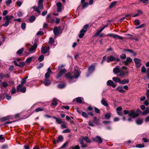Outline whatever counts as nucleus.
<instances>
[{
    "mask_svg": "<svg viewBox=\"0 0 149 149\" xmlns=\"http://www.w3.org/2000/svg\"><path fill=\"white\" fill-rule=\"evenodd\" d=\"M38 45L35 43L34 45L32 46L29 49H28V52L25 53L26 56H28L29 54L34 53L36 51V49Z\"/></svg>",
    "mask_w": 149,
    "mask_h": 149,
    "instance_id": "2",
    "label": "nucleus"
},
{
    "mask_svg": "<svg viewBox=\"0 0 149 149\" xmlns=\"http://www.w3.org/2000/svg\"><path fill=\"white\" fill-rule=\"evenodd\" d=\"M68 141L66 142L61 147V149H62L68 145Z\"/></svg>",
    "mask_w": 149,
    "mask_h": 149,
    "instance_id": "51",
    "label": "nucleus"
},
{
    "mask_svg": "<svg viewBox=\"0 0 149 149\" xmlns=\"http://www.w3.org/2000/svg\"><path fill=\"white\" fill-rule=\"evenodd\" d=\"M50 47L49 46H48L46 48L44 46H42L41 48V52L42 54H46L48 52Z\"/></svg>",
    "mask_w": 149,
    "mask_h": 149,
    "instance_id": "9",
    "label": "nucleus"
},
{
    "mask_svg": "<svg viewBox=\"0 0 149 149\" xmlns=\"http://www.w3.org/2000/svg\"><path fill=\"white\" fill-rule=\"evenodd\" d=\"M107 36L112 37L113 38L116 39H119L121 40H123V37L117 35L113 33L108 34L107 35Z\"/></svg>",
    "mask_w": 149,
    "mask_h": 149,
    "instance_id": "8",
    "label": "nucleus"
},
{
    "mask_svg": "<svg viewBox=\"0 0 149 149\" xmlns=\"http://www.w3.org/2000/svg\"><path fill=\"white\" fill-rule=\"evenodd\" d=\"M133 141L129 140L125 142V143L126 144H129L130 143H133Z\"/></svg>",
    "mask_w": 149,
    "mask_h": 149,
    "instance_id": "62",
    "label": "nucleus"
},
{
    "mask_svg": "<svg viewBox=\"0 0 149 149\" xmlns=\"http://www.w3.org/2000/svg\"><path fill=\"white\" fill-rule=\"evenodd\" d=\"M142 121L140 119H138L136 121V123L137 125H140L142 123Z\"/></svg>",
    "mask_w": 149,
    "mask_h": 149,
    "instance_id": "47",
    "label": "nucleus"
},
{
    "mask_svg": "<svg viewBox=\"0 0 149 149\" xmlns=\"http://www.w3.org/2000/svg\"><path fill=\"white\" fill-rule=\"evenodd\" d=\"M124 52H128L130 53H131L133 54L134 53V52L132 49H125L124 50Z\"/></svg>",
    "mask_w": 149,
    "mask_h": 149,
    "instance_id": "56",
    "label": "nucleus"
},
{
    "mask_svg": "<svg viewBox=\"0 0 149 149\" xmlns=\"http://www.w3.org/2000/svg\"><path fill=\"white\" fill-rule=\"evenodd\" d=\"M67 71V70L65 68H64L60 70L59 73H58L56 78L58 79L59 78L61 77L62 75L65 74Z\"/></svg>",
    "mask_w": 149,
    "mask_h": 149,
    "instance_id": "12",
    "label": "nucleus"
},
{
    "mask_svg": "<svg viewBox=\"0 0 149 149\" xmlns=\"http://www.w3.org/2000/svg\"><path fill=\"white\" fill-rule=\"evenodd\" d=\"M141 72L142 73H145L146 72V68L144 66H143L142 67L141 69Z\"/></svg>",
    "mask_w": 149,
    "mask_h": 149,
    "instance_id": "59",
    "label": "nucleus"
},
{
    "mask_svg": "<svg viewBox=\"0 0 149 149\" xmlns=\"http://www.w3.org/2000/svg\"><path fill=\"white\" fill-rule=\"evenodd\" d=\"M80 72L76 69H74V78H77L80 75Z\"/></svg>",
    "mask_w": 149,
    "mask_h": 149,
    "instance_id": "22",
    "label": "nucleus"
},
{
    "mask_svg": "<svg viewBox=\"0 0 149 149\" xmlns=\"http://www.w3.org/2000/svg\"><path fill=\"white\" fill-rule=\"evenodd\" d=\"M76 100L77 103H81L84 99L83 98L81 97H78L76 98Z\"/></svg>",
    "mask_w": 149,
    "mask_h": 149,
    "instance_id": "28",
    "label": "nucleus"
},
{
    "mask_svg": "<svg viewBox=\"0 0 149 149\" xmlns=\"http://www.w3.org/2000/svg\"><path fill=\"white\" fill-rule=\"evenodd\" d=\"M66 86V84L65 83H63L62 84H59L58 85V87L59 88H63L65 87Z\"/></svg>",
    "mask_w": 149,
    "mask_h": 149,
    "instance_id": "31",
    "label": "nucleus"
},
{
    "mask_svg": "<svg viewBox=\"0 0 149 149\" xmlns=\"http://www.w3.org/2000/svg\"><path fill=\"white\" fill-rule=\"evenodd\" d=\"M43 65V64L42 63H40L39 64V65L37 67V68L38 69L42 68Z\"/></svg>",
    "mask_w": 149,
    "mask_h": 149,
    "instance_id": "60",
    "label": "nucleus"
},
{
    "mask_svg": "<svg viewBox=\"0 0 149 149\" xmlns=\"http://www.w3.org/2000/svg\"><path fill=\"white\" fill-rule=\"evenodd\" d=\"M26 82V80L24 79H23L22 80L21 84L19 85H20L22 86H23V85L25 84Z\"/></svg>",
    "mask_w": 149,
    "mask_h": 149,
    "instance_id": "55",
    "label": "nucleus"
},
{
    "mask_svg": "<svg viewBox=\"0 0 149 149\" xmlns=\"http://www.w3.org/2000/svg\"><path fill=\"white\" fill-rule=\"evenodd\" d=\"M70 130H69V129H66L65 130H63L62 132V133H70Z\"/></svg>",
    "mask_w": 149,
    "mask_h": 149,
    "instance_id": "52",
    "label": "nucleus"
},
{
    "mask_svg": "<svg viewBox=\"0 0 149 149\" xmlns=\"http://www.w3.org/2000/svg\"><path fill=\"white\" fill-rule=\"evenodd\" d=\"M56 5L57 6V11L58 12H60L62 11V3L60 2H57L56 3Z\"/></svg>",
    "mask_w": 149,
    "mask_h": 149,
    "instance_id": "19",
    "label": "nucleus"
},
{
    "mask_svg": "<svg viewBox=\"0 0 149 149\" xmlns=\"http://www.w3.org/2000/svg\"><path fill=\"white\" fill-rule=\"evenodd\" d=\"M95 67L94 64H92L88 67V73L87 74V77H88L92 74L95 70Z\"/></svg>",
    "mask_w": 149,
    "mask_h": 149,
    "instance_id": "5",
    "label": "nucleus"
},
{
    "mask_svg": "<svg viewBox=\"0 0 149 149\" xmlns=\"http://www.w3.org/2000/svg\"><path fill=\"white\" fill-rule=\"evenodd\" d=\"M83 139L87 143H90L91 142V141L90 139L87 136L83 137Z\"/></svg>",
    "mask_w": 149,
    "mask_h": 149,
    "instance_id": "39",
    "label": "nucleus"
},
{
    "mask_svg": "<svg viewBox=\"0 0 149 149\" xmlns=\"http://www.w3.org/2000/svg\"><path fill=\"white\" fill-rule=\"evenodd\" d=\"M25 65V63L23 61H22L20 62L18 65V66L20 67H22Z\"/></svg>",
    "mask_w": 149,
    "mask_h": 149,
    "instance_id": "44",
    "label": "nucleus"
},
{
    "mask_svg": "<svg viewBox=\"0 0 149 149\" xmlns=\"http://www.w3.org/2000/svg\"><path fill=\"white\" fill-rule=\"evenodd\" d=\"M111 113H106L104 115V117L106 119L108 120L111 117Z\"/></svg>",
    "mask_w": 149,
    "mask_h": 149,
    "instance_id": "30",
    "label": "nucleus"
},
{
    "mask_svg": "<svg viewBox=\"0 0 149 149\" xmlns=\"http://www.w3.org/2000/svg\"><path fill=\"white\" fill-rule=\"evenodd\" d=\"M129 82V80L128 79H125L122 80H120V84H127Z\"/></svg>",
    "mask_w": 149,
    "mask_h": 149,
    "instance_id": "27",
    "label": "nucleus"
},
{
    "mask_svg": "<svg viewBox=\"0 0 149 149\" xmlns=\"http://www.w3.org/2000/svg\"><path fill=\"white\" fill-rule=\"evenodd\" d=\"M117 2L116 1H114L112 2L109 6V8L111 9L114 7L116 4Z\"/></svg>",
    "mask_w": 149,
    "mask_h": 149,
    "instance_id": "38",
    "label": "nucleus"
},
{
    "mask_svg": "<svg viewBox=\"0 0 149 149\" xmlns=\"http://www.w3.org/2000/svg\"><path fill=\"white\" fill-rule=\"evenodd\" d=\"M112 80L116 83H118L120 84V79L117 77H113L112 78Z\"/></svg>",
    "mask_w": 149,
    "mask_h": 149,
    "instance_id": "29",
    "label": "nucleus"
},
{
    "mask_svg": "<svg viewBox=\"0 0 149 149\" xmlns=\"http://www.w3.org/2000/svg\"><path fill=\"white\" fill-rule=\"evenodd\" d=\"M58 101L56 99H54L52 102V105L53 106H56L58 104Z\"/></svg>",
    "mask_w": 149,
    "mask_h": 149,
    "instance_id": "32",
    "label": "nucleus"
},
{
    "mask_svg": "<svg viewBox=\"0 0 149 149\" xmlns=\"http://www.w3.org/2000/svg\"><path fill=\"white\" fill-rule=\"evenodd\" d=\"M22 86L20 85H18L17 87V92H21L22 93H25L26 90V88L25 87H24L22 88Z\"/></svg>",
    "mask_w": 149,
    "mask_h": 149,
    "instance_id": "14",
    "label": "nucleus"
},
{
    "mask_svg": "<svg viewBox=\"0 0 149 149\" xmlns=\"http://www.w3.org/2000/svg\"><path fill=\"white\" fill-rule=\"evenodd\" d=\"M134 60L135 63L136 67L137 68L140 67L141 65V60L137 58H135Z\"/></svg>",
    "mask_w": 149,
    "mask_h": 149,
    "instance_id": "11",
    "label": "nucleus"
},
{
    "mask_svg": "<svg viewBox=\"0 0 149 149\" xmlns=\"http://www.w3.org/2000/svg\"><path fill=\"white\" fill-rule=\"evenodd\" d=\"M107 85L109 86H111L113 88H115L116 86V84H115L111 80H109L107 82Z\"/></svg>",
    "mask_w": 149,
    "mask_h": 149,
    "instance_id": "18",
    "label": "nucleus"
},
{
    "mask_svg": "<svg viewBox=\"0 0 149 149\" xmlns=\"http://www.w3.org/2000/svg\"><path fill=\"white\" fill-rule=\"evenodd\" d=\"M106 61L107 63H110L112 61H115V57L113 55H111L108 56H106Z\"/></svg>",
    "mask_w": 149,
    "mask_h": 149,
    "instance_id": "10",
    "label": "nucleus"
},
{
    "mask_svg": "<svg viewBox=\"0 0 149 149\" xmlns=\"http://www.w3.org/2000/svg\"><path fill=\"white\" fill-rule=\"evenodd\" d=\"M146 95L147 98L149 100V90H148L146 92Z\"/></svg>",
    "mask_w": 149,
    "mask_h": 149,
    "instance_id": "64",
    "label": "nucleus"
},
{
    "mask_svg": "<svg viewBox=\"0 0 149 149\" xmlns=\"http://www.w3.org/2000/svg\"><path fill=\"white\" fill-rule=\"evenodd\" d=\"M123 87H122L118 86L116 88V90L120 93H124L125 92V91L123 89Z\"/></svg>",
    "mask_w": 149,
    "mask_h": 149,
    "instance_id": "26",
    "label": "nucleus"
},
{
    "mask_svg": "<svg viewBox=\"0 0 149 149\" xmlns=\"http://www.w3.org/2000/svg\"><path fill=\"white\" fill-rule=\"evenodd\" d=\"M21 27L22 29L24 30L26 28V24L25 22L22 23L21 25Z\"/></svg>",
    "mask_w": 149,
    "mask_h": 149,
    "instance_id": "49",
    "label": "nucleus"
},
{
    "mask_svg": "<svg viewBox=\"0 0 149 149\" xmlns=\"http://www.w3.org/2000/svg\"><path fill=\"white\" fill-rule=\"evenodd\" d=\"M33 58V56H32L27 58L26 60V62L28 64L30 63Z\"/></svg>",
    "mask_w": 149,
    "mask_h": 149,
    "instance_id": "35",
    "label": "nucleus"
},
{
    "mask_svg": "<svg viewBox=\"0 0 149 149\" xmlns=\"http://www.w3.org/2000/svg\"><path fill=\"white\" fill-rule=\"evenodd\" d=\"M93 140L94 141L97 142L98 143H101L102 142V138L99 136H97L95 138H93Z\"/></svg>",
    "mask_w": 149,
    "mask_h": 149,
    "instance_id": "16",
    "label": "nucleus"
},
{
    "mask_svg": "<svg viewBox=\"0 0 149 149\" xmlns=\"http://www.w3.org/2000/svg\"><path fill=\"white\" fill-rule=\"evenodd\" d=\"M135 24L136 25H138L140 24V20L139 19H136L134 20Z\"/></svg>",
    "mask_w": 149,
    "mask_h": 149,
    "instance_id": "48",
    "label": "nucleus"
},
{
    "mask_svg": "<svg viewBox=\"0 0 149 149\" xmlns=\"http://www.w3.org/2000/svg\"><path fill=\"white\" fill-rule=\"evenodd\" d=\"M43 110V109L41 107H39L37 108L35 110V111L36 112H38L40 111H42Z\"/></svg>",
    "mask_w": 149,
    "mask_h": 149,
    "instance_id": "53",
    "label": "nucleus"
},
{
    "mask_svg": "<svg viewBox=\"0 0 149 149\" xmlns=\"http://www.w3.org/2000/svg\"><path fill=\"white\" fill-rule=\"evenodd\" d=\"M43 83L45 86H47L49 85L51 83L50 80L48 79H44Z\"/></svg>",
    "mask_w": 149,
    "mask_h": 149,
    "instance_id": "23",
    "label": "nucleus"
},
{
    "mask_svg": "<svg viewBox=\"0 0 149 149\" xmlns=\"http://www.w3.org/2000/svg\"><path fill=\"white\" fill-rule=\"evenodd\" d=\"M44 0H38V7L35 6L32 7L35 11L38 14H40L41 12L40 10H42L43 8V1Z\"/></svg>",
    "mask_w": 149,
    "mask_h": 149,
    "instance_id": "1",
    "label": "nucleus"
},
{
    "mask_svg": "<svg viewBox=\"0 0 149 149\" xmlns=\"http://www.w3.org/2000/svg\"><path fill=\"white\" fill-rule=\"evenodd\" d=\"M131 15V14H128L127 15H126L125 17H123L120 19V20L121 21H122L126 17L129 16L130 17V16Z\"/></svg>",
    "mask_w": 149,
    "mask_h": 149,
    "instance_id": "57",
    "label": "nucleus"
},
{
    "mask_svg": "<svg viewBox=\"0 0 149 149\" xmlns=\"http://www.w3.org/2000/svg\"><path fill=\"white\" fill-rule=\"evenodd\" d=\"M52 72V71L50 67L48 68L47 70V72L45 75V79H48L50 76V73Z\"/></svg>",
    "mask_w": 149,
    "mask_h": 149,
    "instance_id": "17",
    "label": "nucleus"
},
{
    "mask_svg": "<svg viewBox=\"0 0 149 149\" xmlns=\"http://www.w3.org/2000/svg\"><path fill=\"white\" fill-rule=\"evenodd\" d=\"M144 25H145L143 24H141V25H140L139 26L136 27L135 29H137L143 28L144 26Z\"/></svg>",
    "mask_w": 149,
    "mask_h": 149,
    "instance_id": "54",
    "label": "nucleus"
},
{
    "mask_svg": "<svg viewBox=\"0 0 149 149\" xmlns=\"http://www.w3.org/2000/svg\"><path fill=\"white\" fill-rule=\"evenodd\" d=\"M54 41L52 37H51L49 38V43L50 44H52L54 43Z\"/></svg>",
    "mask_w": 149,
    "mask_h": 149,
    "instance_id": "42",
    "label": "nucleus"
},
{
    "mask_svg": "<svg viewBox=\"0 0 149 149\" xmlns=\"http://www.w3.org/2000/svg\"><path fill=\"white\" fill-rule=\"evenodd\" d=\"M120 58L123 60L125 59L126 58V55L125 54H123L120 56Z\"/></svg>",
    "mask_w": 149,
    "mask_h": 149,
    "instance_id": "43",
    "label": "nucleus"
},
{
    "mask_svg": "<svg viewBox=\"0 0 149 149\" xmlns=\"http://www.w3.org/2000/svg\"><path fill=\"white\" fill-rule=\"evenodd\" d=\"M136 147L138 148H143L144 147V144H138L136 145Z\"/></svg>",
    "mask_w": 149,
    "mask_h": 149,
    "instance_id": "50",
    "label": "nucleus"
},
{
    "mask_svg": "<svg viewBox=\"0 0 149 149\" xmlns=\"http://www.w3.org/2000/svg\"><path fill=\"white\" fill-rule=\"evenodd\" d=\"M128 116L130 117L134 118L138 117V115L133 110H132L129 113Z\"/></svg>",
    "mask_w": 149,
    "mask_h": 149,
    "instance_id": "15",
    "label": "nucleus"
},
{
    "mask_svg": "<svg viewBox=\"0 0 149 149\" xmlns=\"http://www.w3.org/2000/svg\"><path fill=\"white\" fill-rule=\"evenodd\" d=\"M36 17L34 15H32L29 18V20L31 22H32L34 21Z\"/></svg>",
    "mask_w": 149,
    "mask_h": 149,
    "instance_id": "40",
    "label": "nucleus"
},
{
    "mask_svg": "<svg viewBox=\"0 0 149 149\" xmlns=\"http://www.w3.org/2000/svg\"><path fill=\"white\" fill-rule=\"evenodd\" d=\"M2 85L3 87L5 88L8 85V84L7 82H4L3 83Z\"/></svg>",
    "mask_w": 149,
    "mask_h": 149,
    "instance_id": "58",
    "label": "nucleus"
},
{
    "mask_svg": "<svg viewBox=\"0 0 149 149\" xmlns=\"http://www.w3.org/2000/svg\"><path fill=\"white\" fill-rule=\"evenodd\" d=\"M12 2V1L11 0H7L6 1V3L7 5H9Z\"/></svg>",
    "mask_w": 149,
    "mask_h": 149,
    "instance_id": "63",
    "label": "nucleus"
},
{
    "mask_svg": "<svg viewBox=\"0 0 149 149\" xmlns=\"http://www.w3.org/2000/svg\"><path fill=\"white\" fill-rule=\"evenodd\" d=\"M137 13L132 15V17H136L139 15L140 14H143L142 11L140 10H138L137 11Z\"/></svg>",
    "mask_w": 149,
    "mask_h": 149,
    "instance_id": "34",
    "label": "nucleus"
},
{
    "mask_svg": "<svg viewBox=\"0 0 149 149\" xmlns=\"http://www.w3.org/2000/svg\"><path fill=\"white\" fill-rule=\"evenodd\" d=\"M13 17V15H7L4 18V19H6V22L2 26H8L9 24L10 20Z\"/></svg>",
    "mask_w": 149,
    "mask_h": 149,
    "instance_id": "7",
    "label": "nucleus"
},
{
    "mask_svg": "<svg viewBox=\"0 0 149 149\" xmlns=\"http://www.w3.org/2000/svg\"><path fill=\"white\" fill-rule=\"evenodd\" d=\"M65 76L66 78L69 79L70 81H72L74 79V77L70 72H69L66 74Z\"/></svg>",
    "mask_w": 149,
    "mask_h": 149,
    "instance_id": "20",
    "label": "nucleus"
},
{
    "mask_svg": "<svg viewBox=\"0 0 149 149\" xmlns=\"http://www.w3.org/2000/svg\"><path fill=\"white\" fill-rule=\"evenodd\" d=\"M123 69L120 70L119 75L120 77H123L129 73L128 71L127 70V68L125 66H123Z\"/></svg>",
    "mask_w": 149,
    "mask_h": 149,
    "instance_id": "4",
    "label": "nucleus"
},
{
    "mask_svg": "<svg viewBox=\"0 0 149 149\" xmlns=\"http://www.w3.org/2000/svg\"><path fill=\"white\" fill-rule=\"evenodd\" d=\"M82 116L84 118H87L88 116L86 113L84 112H82L81 113Z\"/></svg>",
    "mask_w": 149,
    "mask_h": 149,
    "instance_id": "41",
    "label": "nucleus"
},
{
    "mask_svg": "<svg viewBox=\"0 0 149 149\" xmlns=\"http://www.w3.org/2000/svg\"><path fill=\"white\" fill-rule=\"evenodd\" d=\"M101 103L103 105L107 107V110L109 109V104L107 102V100L105 98H102L101 101Z\"/></svg>",
    "mask_w": 149,
    "mask_h": 149,
    "instance_id": "13",
    "label": "nucleus"
},
{
    "mask_svg": "<svg viewBox=\"0 0 149 149\" xmlns=\"http://www.w3.org/2000/svg\"><path fill=\"white\" fill-rule=\"evenodd\" d=\"M53 33L55 37L58 36L62 33L61 28L60 26L58 27L57 26L54 27L53 29Z\"/></svg>",
    "mask_w": 149,
    "mask_h": 149,
    "instance_id": "6",
    "label": "nucleus"
},
{
    "mask_svg": "<svg viewBox=\"0 0 149 149\" xmlns=\"http://www.w3.org/2000/svg\"><path fill=\"white\" fill-rule=\"evenodd\" d=\"M83 4L82 9H84L86 8L88 6V4L87 2H85Z\"/></svg>",
    "mask_w": 149,
    "mask_h": 149,
    "instance_id": "45",
    "label": "nucleus"
},
{
    "mask_svg": "<svg viewBox=\"0 0 149 149\" xmlns=\"http://www.w3.org/2000/svg\"><path fill=\"white\" fill-rule=\"evenodd\" d=\"M53 118L56 120V121L57 123L61 124L62 123V121L61 119H58L55 116L53 117Z\"/></svg>",
    "mask_w": 149,
    "mask_h": 149,
    "instance_id": "33",
    "label": "nucleus"
},
{
    "mask_svg": "<svg viewBox=\"0 0 149 149\" xmlns=\"http://www.w3.org/2000/svg\"><path fill=\"white\" fill-rule=\"evenodd\" d=\"M100 33L101 32L99 30L94 35V36L95 37L98 36L99 35Z\"/></svg>",
    "mask_w": 149,
    "mask_h": 149,
    "instance_id": "61",
    "label": "nucleus"
},
{
    "mask_svg": "<svg viewBox=\"0 0 149 149\" xmlns=\"http://www.w3.org/2000/svg\"><path fill=\"white\" fill-rule=\"evenodd\" d=\"M120 69L118 66H116V67L114 68L113 70V73L115 74L120 73Z\"/></svg>",
    "mask_w": 149,
    "mask_h": 149,
    "instance_id": "25",
    "label": "nucleus"
},
{
    "mask_svg": "<svg viewBox=\"0 0 149 149\" xmlns=\"http://www.w3.org/2000/svg\"><path fill=\"white\" fill-rule=\"evenodd\" d=\"M123 62L125 65H127L132 62V60L130 58L127 57L125 61Z\"/></svg>",
    "mask_w": 149,
    "mask_h": 149,
    "instance_id": "21",
    "label": "nucleus"
},
{
    "mask_svg": "<svg viewBox=\"0 0 149 149\" xmlns=\"http://www.w3.org/2000/svg\"><path fill=\"white\" fill-rule=\"evenodd\" d=\"M24 50V48H21L17 51L16 52V54H18L19 55H20L22 53Z\"/></svg>",
    "mask_w": 149,
    "mask_h": 149,
    "instance_id": "36",
    "label": "nucleus"
},
{
    "mask_svg": "<svg viewBox=\"0 0 149 149\" xmlns=\"http://www.w3.org/2000/svg\"><path fill=\"white\" fill-rule=\"evenodd\" d=\"M63 140V137L62 135H60L58 136V139L57 140V142L58 143L61 142Z\"/></svg>",
    "mask_w": 149,
    "mask_h": 149,
    "instance_id": "37",
    "label": "nucleus"
},
{
    "mask_svg": "<svg viewBox=\"0 0 149 149\" xmlns=\"http://www.w3.org/2000/svg\"><path fill=\"white\" fill-rule=\"evenodd\" d=\"M88 26L87 24H86L84 26L83 28L79 32V37L80 38H82L84 35L87 29Z\"/></svg>",
    "mask_w": 149,
    "mask_h": 149,
    "instance_id": "3",
    "label": "nucleus"
},
{
    "mask_svg": "<svg viewBox=\"0 0 149 149\" xmlns=\"http://www.w3.org/2000/svg\"><path fill=\"white\" fill-rule=\"evenodd\" d=\"M10 77V74H4L3 73H0V79H3L4 78H8Z\"/></svg>",
    "mask_w": 149,
    "mask_h": 149,
    "instance_id": "24",
    "label": "nucleus"
},
{
    "mask_svg": "<svg viewBox=\"0 0 149 149\" xmlns=\"http://www.w3.org/2000/svg\"><path fill=\"white\" fill-rule=\"evenodd\" d=\"M44 59V56L43 55H41L39 57L38 60L41 62Z\"/></svg>",
    "mask_w": 149,
    "mask_h": 149,
    "instance_id": "46",
    "label": "nucleus"
}]
</instances>
